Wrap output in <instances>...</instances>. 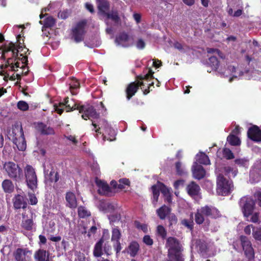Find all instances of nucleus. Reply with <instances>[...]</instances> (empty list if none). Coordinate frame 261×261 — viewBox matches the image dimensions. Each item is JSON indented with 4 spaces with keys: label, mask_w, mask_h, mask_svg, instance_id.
<instances>
[{
    "label": "nucleus",
    "mask_w": 261,
    "mask_h": 261,
    "mask_svg": "<svg viewBox=\"0 0 261 261\" xmlns=\"http://www.w3.org/2000/svg\"><path fill=\"white\" fill-rule=\"evenodd\" d=\"M254 205V200L250 197H244L241 199L240 206L244 217L247 221L256 223L258 220L259 214L253 213Z\"/></svg>",
    "instance_id": "1"
},
{
    "label": "nucleus",
    "mask_w": 261,
    "mask_h": 261,
    "mask_svg": "<svg viewBox=\"0 0 261 261\" xmlns=\"http://www.w3.org/2000/svg\"><path fill=\"white\" fill-rule=\"evenodd\" d=\"M13 49L15 50V52H17V54L15 53V55H13L11 54V51L8 54V56L5 58H7L6 66H8V68H10L9 70L16 71L17 68L19 67V63L18 61H16L17 59L18 58V54H20V56L21 57L22 63H25L27 62V58L25 56H23L21 53H25L28 50L27 48H23L21 46H19L18 48H16L15 46H14Z\"/></svg>",
    "instance_id": "2"
},
{
    "label": "nucleus",
    "mask_w": 261,
    "mask_h": 261,
    "mask_svg": "<svg viewBox=\"0 0 261 261\" xmlns=\"http://www.w3.org/2000/svg\"><path fill=\"white\" fill-rule=\"evenodd\" d=\"M219 216V212L217 209L212 206L206 205L197 210L195 219L197 224H201L207 217L216 218Z\"/></svg>",
    "instance_id": "3"
},
{
    "label": "nucleus",
    "mask_w": 261,
    "mask_h": 261,
    "mask_svg": "<svg viewBox=\"0 0 261 261\" xmlns=\"http://www.w3.org/2000/svg\"><path fill=\"white\" fill-rule=\"evenodd\" d=\"M4 169L10 178L17 181L21 179L22 171L17 164L12 162H6L4 165Z\"/></svg>",
    "instance_id": "4"
},
{
    "label": "nucleus",
    "mask_w": 261,
    "mask_h": 261,
    "mask_svg": "<svg viewBox=\"0 0 261 261\" xmlns=\"http://www.w3.org/2000/svg\"><path fill=\"white\" fill-rule=\"evenodd\" d=\"M151 189L153 193L152 202L154 205L158 201L160 191L166 197V201L168 202L171 201L170 190L162 183L158 182L156 185L153 186Z\"/></svg>",
    "instance_id": "5"
},
{
    "label": "nucleus",
    "mask_w": 261,
    "mask_h": 261,
    "mask_svg": "<svg viewBox=\"0 0 261 261\" xmlns=\"http://www.w3.org/2000/svg\"><path fill=\"white\" fill-rule=\"evenodd\" d=\"M217 184V192L219 195H226L232 190V181L227 180L222 175L220 174L218 176Z\"/></svg>",
    "instance_id": "6"
},
{
    "label": "nucleus",
    "mask_w": 261,
    "mask_h": 261,
    "mask_svg": "<svg viewBox=\"0 0 261 261\" xmlns=\"http://www.w3.org/2000/svg\"><path fill=\"white\" fill-rule=\"evenodd\" d=\"M99 127L95 129V132L101 134L100 129L103 130L102 133L103 136V140L107 139L110 141H114L116 139V132L114 129L111 128L108 123L105 120H100Z\"/></svg>",
    "instance_id": "7"
},
{
    "label": "nucleus",
    "mask_w": 261,
    "mask_h": 261,
    "mask_svg": "<svg viewBox=\"0 0 261 261\" xmlns=\"http://www.w3.org/2000/svg\"><path fill=\"white\" fill-rule=\"evenodd\" d=\"M26 182L28 187L32 190L37 187V177L34 168L27 165L24 169Z\"/></svg>",
    "instance_id": "8"
},
{
    "label": "nucleus",
    "mask_w": 261,
    "mask_h": 261,
    "mask_svg": "<svg viewBox=\"0 0 261 261\" xmlns=\"http://www.w3.org/2000/svg\"><path fill=\"white\" fill-rule=\"evenodd\" d=\"M54 107L55 111L59 114L62 113L64 107L67 109V112L75 109L78 110V108L80 107V106H77L72 99L69 100L68 97H66L64 99V102H60L59 105L55 104Z\"/></svg>",
    "instance_id": "9"
},
{
    "label": "nucleus",
    "mask_w": 261,
    "mask_h": 261,
    "mask_svg": "<svg viewBox=\"0 0 261 261\" xmlns=\"http://www.w3.org/2000/svg\"><path fill=\"white\" fill-rule=\"evenodd\" d=\"M35 216L31 210L25 211L22 214V220L21 226L25 230L31 231L35 226L33 219Z\"/></svg>",
    "instance_id": "10"
},
{
    "label": "nucleus",
    "mask_w": 261,
    "mask_h": 261,
    "mask_svg": "<svg viewBox=\"0 0 261 261\" xmlns=\"http://www.w3.org/2000/svg\"><path fill=\"white\" fill-rule=\"evenodd\" d=\"M78 110L79 113L83 114L82 117L85 120H87V118L91 120L96 119L99 116L91 106H81L78 108Z\"/></svg>",
    "instance_id": "11"
},
{
    "label": "nucleus",
    "mask_w": 261,
    "mask_h": 261,
    "mask_svg": "<svg viewBox=\"0 0 261 261\" xmlns=\"http://www.w3.org/2000/svg\"><path fill=\"white\" fill-rule=\"evenodd\" d=\"M17 134L15 133V130H13V134H15L13 136V142L20 151H24L27 147L26 142L24 139L23 133L21 128L17 129Z\"/></svg>",
    "instance_id": "12"
},
{
    "label": "nucleus",
    "mask_w": 261,
    "mask_h": 261,
    "mask_svg": "<svg viewBox=\"0 0 261 261\" xmlns=\"http://www.w3.org/2000/svg\"><path fill=\"white\" fill-rule=\"evenodd\" d=\"M86 22L82 21L79 22L72 29L73 37L76 42L82 41L86 33Z\"/></svg>",
    "instance_id": "13"
},
{
    "label": "nucleus",
    "mask_w": 261,
    "mask_h": 261,
    "mask_svg": "<svg viewBox=\"0 0 261 261\" xmlns=\"http://www.w3.org/2000/svg\"><path fill=\"white\" fill-rule=\"evenodd\" d=\"M95 183L99 194L106 196H112L114 194L115 192L104 180L96 178Z\"/></svg>",
    "instance_id": "14"
},
{
    "label": "nucleus",
    "mask_w": 261,
    "mask_h": 261,
    "mask_svg": "<svg viewBox=\"0 0 261 261\" xmlns=\"http://www.w3.org/2000/svg\"><path fill=\"white\" fill-rule=\"evenodd\" d=\"M166 246L168 249V255H173L181 250V245L174 238L170 237L167 239Z\"/></svg>",
    "instance_id": "15"
},
{
    "label": "nucleus",
    "mask_w": 261,
    "mask_h": 261,
    "mask_svg": "<svg viewBox=\"0 0 261 261\" xmlns=\"http://www.w3.org/2000/svg\"><path fill=\"white\" fill-rule=\"evenodd\" d=\"M240 241L246 257L249 259L253 258L254 252L251 242L247 237L243 236L240 237Z\"/></svg>",
    "instance_id": "16"
},
{
    "label": "nucleus",
    "mask_w": 261,
    "mask_h": 261,
    "mask_svg": "<svg viewBox=\"0 0 261 261\" xmlns=\"http://www.w3.org/2000/svg\"><path fill=\"white\" fill-rule=\"evenodd\" d=\"M115 42L117 45L122 47H129L132 46L134 43L133 38L125 33L120 34L117 36Z\"/></svg>",
    "instance_id": "17"
},
{
    "label": "nucleus",
    "mask_w": 261,
    "mask_h": 261,
    "mask_svg": "<svg viewBox=\"0 0 261 261\" xmlns=\"http://www.w3.org/2000/svg\"><path fill=\"white\" fill-rule=\"evenodd\" d=\"M109 238L108 231H105L102 237L95 244L93 249V255L95 257H100L103 254V245L105 239Z\"/></svg>",
    "instance_id": "18"
},
{
    "label": "nucleus",
    "mask_w": 261,
    "mask_h": 261,
    "mask_svg": "<svg viewBox=\"0 0 261 261\" xmlns=\"http://www.w3.org/2000/svg\"><path fill=\"white\" fill-rule=\"evenodd\" d=\"M31 252L27 248H17L13 253L16 261H27L31 255Z\"/></svg>",
    "instance_id": "19"
},
{
    "label": "nucleus",
    "mask_w": 261,
    "mask_h": 261,
    "mask_svg": "<svg viewBox=\"0 0 261 261\" xmlns=\"http://www.w3.org/2000/svg\"><path fill=\"white\" fill-rule=\"evenodd\" d=\"M4 40V37L0 34V43L2 42ZM15 44L13 43H9L8 44H5L4 45H0V50H2V56L3 58H6L8 56V54L11 51V54L15 55L17 52H15L13 49Z\"/></svg>",
    "instance_id": "20"
},
{
    "label": "nucleus",
    "mask_w": 261,
    "mask_h": 261,
    "mask_svg": "<svg viewBox=\"0 0 261 261\" xmlns=\"http://www.w3.org/2000/svg\"><path fill=\"white\" fill-rule=\"evenodd\" d=\"M66 206L71 209L77 207V199L74 193L71 191L67 192L65 194Z\"/></svg>",
    "instance_id": "21"
},
{
    "label": "nucleus",
    "mask_w": 261,
    "mask_h": 261,
    "mask_svg": "<svg viewBox=\"0 0 261 261\" xmlns=\"http://www.w3.org/2000/svg\"><path fill=\"white\" fill-rule=\"evenodd\" d=\"M224 74L226 76L229 75L232 76L229 79V82H232L233 79H237L243 75L242 71L237 69L234 66L230 65L228 67L227 69L225 71Z\"/></svg>",
    "instance_id": "22"
},
{
    "label": "nucleus",
    "mask_w": 261,
    "mask_h": 261,
    "mask_svg": "<svg viewBox=\"0 0 261 261\" xmlns=\"http://www.w3.org/2000/svg\"><path fill=\"white\" fill-rule=\"evenodd\" d=\"M192 172L195 178L200 179L204 177L205 171L203 167L198 165L197 162H194L192 167Z\"/></svg>",
    "instance_id": "23"
},
{
    "label": "nucleus",
    "mask_w": 261,
    "mask_h": 261,
    "mask_svg": "<svg viewBox=\"0 0 261 261\" xmlns=\"http://www.w3.org/2000/svg\"><path fill=\"white\" fill-rule=\"evenodd\" d=\"M248 137L251 140L256 141H261V130L258 127L254 126L249 129L248 133Z\"/></svg>",
    "instance_id": "24"
},
{
    "label": "nucleus",
    "mask_w": 261,
    "mask_h": 261,
    "mask_svg": "<svg viewBox=\"0 0 261 261\" xmlns=\"http://www.w3.org/2000/svg\"><path fill=\"white\" fill-rule=\"evenodd\" d=\"M14 207L15 209L25 208L27 206V202L24 197L19 194L16 195L13 199Z\"/></svg>",
    "instance_id": "25"
},
{
    "label": "nucleus",
    "mask_w": 261,
    "mask_h": 261,
    "mask_svg": "<svg viewBox=\"0 0 261 261\" xmlns=\"http://www.w3.org/2000/svg\"><path fill=\"white\" fill-rule=\"evenodd\" d=\"M144 83L143 82L132 83L127 87L126 92L127 94V98L128 100L135 95L137 91L139 86H144Z\"/></svg>",
    "instance_id": "26"
},
{
    "label": "nucleus",
    "mask_w": 261,
    "mask_h": 261,
    "mask_svg": "<svg viewBox=\"0 0 261 261\" xmlns=\"http://www.w3.org/2000/svg\"><path fill=\"white\" fill-rule=\"evenodd\" d=\"M200 190L199 186L194 181L190 182L187 187V192L191 196L198 195Z\"/></svg>",
    "instance_id": "27"
},
{
    "label": "nucleus",
    "mask_w": 261,
    "mask_h": 261,
    "mask_svg": "<svg viewBox=\"0 0 261 261\" xmlns=\"http://www.w3.org/2000/svg\"><path fill=\"white\" fill-rule=\"evenodd\" d=\"M115 208L116 206L114 204L104 201H101L99 205V210L105 213L112 212Z\"/></svg>",
    "instance_id": "28"
},
{
    "label": "nucleus",
    "mask_w": 261,
    "mask_h": 261,
    "mask_svg": "<svg viewBox=\"0 0 261 261\" xmlns=\"http://www.w3.org/2000/svg\"><path fill=\"white\" fill-rule=\"evenodd\" d=\"M35 259L37 261H48V255L44 250H39L34 254Z\"/></svg>",
    "instance_id": "29"
},
{
    "label": "nucleus",
    "mask_w": 261,
    "mask_h": 261,
    "mask_svg": "<svg viewBox=\"0 0 261 261\" xmlns=\"http://www.w3.org/2000/svg\"><path fill=\"white\" fill-rule=\"evenodd\" d=\"M196 162L204 165H208L210 164V161L208 157L203 152H199L196 155Z\"/></svg>",
    "instance_id": "30"
},
{
    "label": "nucleus",
    "mask_w": 261,
    "mask_h": 261,
    "mask_svg": "<svg viewBox=\"0 0 261 261\" xmlns=\"http://www.w3.org/2000/svg\"><path fill=\"white\" fill-rule=\"evenodd\" d=\"M39 130L44 135H52L54 134V130L53 128L47 126L42 123L38 124Z\"/></svg>",
    "instance_id": "31"
},
{
    "label": "nucleus",
    "mask_w": 261,
    "mask_h": 261,
    "mask_svg": "<svg viewBox=\"0 0 261 261\" xmlns=\"http://www.w3.org/2000/svg\"><path fill=\"white\" fill-rule=\"evenodd\" d=\"M139 249V245L136 242H132L128 246L127 252L132 257L136 255Z\"/></svg>",
    "instance_id": "32"
},
{
    "label": "nucleus",
    "mask_w": 261,
    "mask_h": 261,
    "mask_svg": "<svg viewBox=\"0 0 261 261\" xmlns=\"http://www.w3.org/2000/svg\"><path fill=\"white\" fill-rule=\"evenodd\" d=\"M2 187L6 193H10L14 190V185L10 179H5L2 182Z\"/></svg>",
    "instance_id": "33"
},
{
    "label": "nucleus",
    "mask_w": 261,
    "mask_h": 261,
    "mask_svg": "<svg viewBox=\"0 0 261 261\" xmlns=\"http://www.w3.org/2000/svg\"><path fill=\"white\" fill-rule=\"evenodd\" d=\"M170 212V208L166 205L162 206L156 211L158 215L161 219H164L166 216L169 214Z\"/></svg>",
    "instance_id": "34"
},
{
    "label": "nucleus",
    "mask_w": 261,
    "mask_h": 261,
    "mask_svg": "<svg viewBox=\"0 0 261 261\" xmlns=\"http://www.w3.org/2000/svg\"><path fill=\"white\" fill-rule=\"evenodd\" d=\"M98 8L101 13H105L108 10V4L106 0H97Z\"/></svg>",
    "instance_id": "35"
},
{
    "label": "nucleus",
    "mask_w": 261,
    "mask_h": 261,
    "mask_svg": "<svg viewBox=\"0 0 261 261\" xmlns=\"http://www.w3.org/2000/svg\"><path fill=\"white\" fill-rule=\"evenodd\" d=\"M224 171L226 175L229 177H234L237 174V170L230 166H226L224 168Z\"/></svg>",
    "instance_id": "36"
},
{
    "label": "nucleus",
    "mask_w": 261,
    "mask_h": 261,
    "mask_svg": "<svg viewBox=\"0 0 261 261\" xmlns=\"http://www.w3.org/2000/svg\"><path fill=\"white\" fill-rule=\"evenodd\" d=\"M227 141L231 145H239L241 143L240 140L234 135H229L227 138Z\"/></svg>",
    "instance_id": "37"
},
{
    "label": "nucleus",
    "mask_w": 261,
    "mask_h": 261,
    "mask_svg": "<svg viewBox=\"0 0 261 261\" xmlns=\"http://www.w3.org/2000/svg\"><path fill=\"white\" fill-rule=\"evenodd\" d=\"M234 162L240 167L244 168H248L249 165V160L246 158L237 159Z\"/></svg>",
    "instance_id": "38"
},
{
    "label": "nucleus",
    "mask_w": 261,
    "mask_h": 261,
    "mask_svg": "<svg viewBox=\"0 0 261 261\" xmlns=\"http://www.w3.org/2000/svg\"><path fill=\"white\" fill-rule=\"evenodd\" d=\"M111 240L112 242L119 241L121 237V233L117 228H114L112 229Z\"/></svg>",
    "instance_id": "39"
},
{
    "label": "nucleus",
    "mask_w": 261,
    "mask_h": 261,
    "mask_svg": "<svg viewBox=\"0 0 261 261\" xmlns=\"http://www.w3.org/2000/svg\"><path fill=\"white\" fill-rule=\"evenodd\" d=\"M78 214L81 218H84L90 216V212L86 207L80 206L78 208Z\"/></svg>",
    "instance_id": "40"
},
{
    "label": "nucleus",
    "mask_w": 261,
    "mask_h": 261,
    "mask_svg": "<svg viewBox=\"0 0 261 261\" xmlns=\"http://www.w3.org/2000/svg\"><path fill=\"white\" fill-rule=\"evenodd\" d=\"M210 66L214 70L217 69L219 66V62L217 58L215 56H212L209 58L208 63Z\"/></svg>",
    "instance_id": "41"
},
{
    "label": "nucleus",
    "mask_w": 261,
    "mask_h": 261,
    "mask_svg": "<svg viewBox=\"0 0 261 261\" xmlns=\"http://www.w3.org/2000/svg\"><path fill=\"white\" fill-rule=\"evenodd\" d=\"M119 184L118 185L117 188L120 190H123L125 188V186H129V181L126 178L119 179Z\"/></svg>",
    "instance_id": "42"
},
{
    "label": "nucleus",
    "mask_w": 261,
    "mask_h": 261,
    "mask_svg": "<svg viewBox=\"0 0 261 261\" xmlns=\"http://www.w3.org/2000/svg\"><path fill=\"white\" fill-rule=\"evenodd\" d=\"M223 156L228 160L234 158V155L231 151L227 148L223 149Z\"/></svg>",
    "instance_id": "43"
},
{
    "label": "nucleus",
    "mask_w": 261,
    "mask_h": 261,
    "mask_svg": "<svg viewBox=\"0 0 261 261\" xmlns=\"http://www.w3.org/2000/svg\"><path fill=\"white\" fill-rule=\"evenodd\" d=\"M17 108L21 111H25L28 110L29 105L27 102L24 101H19L17 103Z\"/></svg>",
    "instance_id": "44"
},
{
    "label": "nucleus",
    "mask_w": 261,
    "mask_h": 261,
    "mask_svg": "<svg viewBox=\"0 0 261 261\" xmlns=\"http://www.w3.org/2000/svg\"><path fill=\"white\" fill-rule=\"evenodd\" d=\"M170 259L174 261H184L181 252L173 254V255H168Z\"/></svg>",
    "instance_id": "45"
},
{
    "label": "nucleus",
    "mask_w": 261,
    "mask_h": 261,
    "mask_svg": "<svg viewBox=\"0 0 261 261\" xmlns=\"http://www.w3.org/2000/svg\"><path fill=\"white\" fill-rule=\"evenodd\" d=\"M176 171L177 174L181 175L186 173L184 169L181 167V164L180 162H177L175 164Z\"/></svg>",
    "instance_id": "46"
},
{
    "label": "nucleus",
    "mask_w": 261,
    "mask_h": 261,
    "mask_svg": "<svg viewBox=\"0 0 261 261\" xmlns=\"http://www.w3.org/2000/svg\"><path fill=\"white\" fill-rule=\"evenodd\" d=\"M55 23V19L51 17H47L44 22V26L46 27H51Z\"/></svg>",
    "instance_id": "47"
},
{
    "label": "nucleus",
    "mask_w": 261,
    "mask_h": 261,
    "mask_svg": "<svg viewBox=\"0 0 261 261\" xmlns=\"http://www.w3.org/2000/svg\"><path fill=\"white\" fill-rule=\"evenodd\" d=\"M135 226L139 229H141L144 232H147V226L145 224H141L138 221H136L135 222Z\"/></svg>",
    "instance_id": "48"
},
{
    "label": "nucleus",
    "mask_w": 261,
    "mask_h": 261,
    "mask_svg": "<svg viewBox=\"0 0 261 261\" xmlns=\"http://www.w3.org/2000/svg\"><path fill=\"white\" fill-rule=\"evenodd\" d=\"M103 251L107 255L111 254V246L108 243H105L103 245Z\"/></svg>",
    "instance_id": "49"
},
{
    "label": "nucleus",
    "mask_w": 261,
    "mask_h": 261,
    "mask_svg": "<svg viewBox=\"0 0 261 261\" xmlns=\"http://www.w3.org/2000/svg\"><path fill=\"white\" fill-rule=\"evenodd\" d=\"M158 233L162 237L165 238L166 236V231L164 227L161 225H159L157 227Z\"/></svg>",
    "instance_id": "50"
},
{
    "label": "nucleus",
    "mask_w": 261,
    "mask_h": 261,
    "mask_svg": "<svg viewBox=\"0 0 261 261\" xmlns=\"http://www.w3.org/2000/svg\"><path fill=\"white\" fill-rule=\"evenodd\" d=\"M254 238L261 242V228H258L255 231H253Z\"/></svg>",
    "instance_id": "51"
},
{
    "label": "nucleus",
    "mask_w": 261,
    "mask_h": 261,
    "mask_svg": "<svg viewBox=\"0 0 261 261\" xmlns=\"http://www.w3.org/2000/svg\"><path fill=\"white\" fill-rule=\"evenodd\" d=\"M108 18L111 19L115 22L118 21L119 17L117 12H112L107 14Z\"/></svg>",
    "instance_id": "52"
},
{
    "label": "nucleus",
    "mask_w": 261,
    "mask_h": 261,
    "mask_svg": "<svg viewBox=\"0 0 261 261\" xmlns=\"http://www.w3.org/2000/svg\"><path fill=\"white\" fill-rule=\"evenodd\" d=\"M113 242V247L116 252V254L118 253L121 250V244L120 241H115Z\"/></svg>",
    "instance_id": "53"
},
{
    "label": "nucleus",
    "mask_w": 261,
    "mask_h": 261,
    "mask_svg": "<svg viewBox=\"0 0 261 261\" xmlns=\"http://www.w3.org/2000/svg\"><path fill=\"white\" fill-rule=\"evenodd\" d=\"M153 72L149 69V72L143 76H140V79L141 80H148L153 77Z\"/></svg>",
    "instance_id": "54"
},
{
    "label": "nucleus",
    "mask_w": 261,
    "mask_h": 261,
    "mask_svg": "<svg viewBox=\"0 0 261 261\" xmlns=\"http://www.w3.org/2000/svg\"><path fill=\"white\" fill-rule=\"evenodd\" d=\"M136 45L138 49H142L145 47V43L142 39H139L137 40Z\"/></svg>",
    "instance_id": "55"
},
{
    "label": "nucleus",
    "mask_w": 261,
    "mask_h": 261,
    "mask_svg": "<svg viewBox=\"0 0 261 261\" xmlns=\"http://www.w3.org/2000/svg\"><path fill=\"white\" fill-rule=\"evenodd\" d=\"M143 242L147 245H151L153 244V240L151 239L150 236L146 235L143 238Z\"/></svg>",
    "instance_id": "56"
},
{
    "label": "nucleus",
    "mask_w": 261,
    "mask_h": 261,
    "mask_svg": "<svg viewBox=\"0 0 261 261\" xmlns=\"http://www.w3.org/2000/svg\"><path fill=\"white\" fill-rule=\"evenodd\" d=\"M185 181L184 180H178L174 182V187L176 189H179L184 186Z\"/></svg>",
    "instance_id": "57"
},
{
    "label": "nucleus",
    "mask_w": 261,
    "mask_h": 261,
    "mask_svg": "<svg viewBox=\"0 0 261 261\" xmlns=\"http://www.w3.org/2000/svg\"><path fill=\"white\" fill-rule=\"evenodd\" d=\"M168 219H169V221L170 222V225H173V224H176L177 222V219L176 217L174 214H170L169 216Z\"/></svg>",
    "instance_id": "58"
},
{
    "label": "nucleus",
    "mask_w": 261,
    "mask_h": 261,
    "mask_svg": "<svg viewBox=\"0 0 261 261\" xmlns=\"http://www.w3.org/2000/svg\"><path fill=\"white\" fill-rule=\"evenodd\" d=\"M207 51L209 54H217L220 57L222 58V56H221V53H220V50L217 49L208 48Z\"/></svg>",
    "instance_id": "59"
},
{
    "label": "nucleus",
    "mask_w": 261,
    "mask_h": 261,
    "mask_svg": "<svg viewBox=\"0 0 261 261\" xmlns=\"http://www.w3.org/2000/svg\"><path fill=\"white\" fill-rule=\"evenodd\" d=\"M29 201L31 204L34 205L37 203V199L34 195L30 194L29 195Z\"/></svg>",
    "instance_id": "60"
},
{
    "label": "nucleus",
    "mask_w": 261,
    "mask_h": 261,
    "mask_svg": "<svg viewBox=\"0 0 261 261\" xmlns=\"http://www.w3.org/2000/svg\"><path fill=\"white\" fill-rule=\"evenodd\" d=\"M79 86H80L79 82L75 80H73L72 83L70 84V89L71 90L78 88L79 87Z\"/></svg>",
    "instance_id": "61"
},
{
    "label": "nucleus",
    "mask_w": 261,
    "mask_h": 261,
    "mask_svg": "<svg viewBox=\"0 0 261 261\" xmlns=\"http://www.w3.org/2000/svg\"><path fill=\"white\" fill-rule=\"evenodd\" d=\"M8 68V66H6V64L5 65H1L0 66V75H5L6 74V69Z\"/></svg>",
    "instance_id": "62"
},
{
    "label": "nucleus",
    "mask_w": 261,
    "mask_h": 261,
    "mask_svg": "<svg viewBox=\"0 0 261 261\" xmlns=\"http://www.w3.org/2000/svg\"><path fill=\"white\" fill-rule=\"evenodd\" d=\"M255 197L258 204L261 206V192H257L255 193Z\"/></svg>",
    "instance_id": "63"
},
{
    "label": "nucleus",
    "mask_w": 261,
    "mask_h": 261,
    "mask_svg": "<svg viewBox=\"0 0 261 261\" xmlns=\"http://www.w3.org/2000/svg\"><path fill=\"white\" fill-rule=\"evenodd\" d=\"M253 228L252 225H248L246 227H245L244 229V231L246 234H250L251 232V229Z\"/></svg>",
    "instance_id": "64"
}]
</instances>
